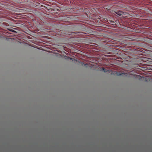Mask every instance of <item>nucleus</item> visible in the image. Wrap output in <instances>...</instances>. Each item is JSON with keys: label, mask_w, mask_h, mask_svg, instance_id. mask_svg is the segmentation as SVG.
<instances>
[{"label": "nucleus", "mask_w": 152, "mask_h": 152, "mask_svg": "<svg viewBox=\"0 0 152 152\" xmlns=\"http://www.w3.org/2000/svg\"><path fill=\"white\" fill-rule=\"evenodd\" d=\"M1 36L0 35V38H1Z\"/></svg>", "instance_id": "6e6552de"}, {"label": "nucleus", "mask_w": 152, "mask_h": 152, "mask_svg": "<svg viewBox=\"0 0 152 152\" xmlns=\"http://www.w3.org/2000/svg\"><path fill=\"white\" fill-rule=\"evenodd\" d=\"M138 76H139L140 77H141L140 76V75H138Z\"/></svg>", "instance_id": "0eeeda50"}, {"label": "nucleus", "mask_w": 152, "mask_h": 152, "mask_svg": "<svg viewBox=\"0 0 152 152\" xmlns=\"http://www.w3.org/2000/svg\"><path fill=\"white\" fill-rule=\"evenodd\" d=\"M110 22L111 24H112V25H114L115 24V22L113 21H110Z\"/></svg>", "instance_id": "20e7f679"}, {"label": "nucleus", "mask_w": 152, "mask_h": 152, "mask_svg": "<svg viewBox=\"0 0 152 152\" xmlns=\"http://www.w3.org/2000/svg\"><path fill=\"white\" fill-rule=\"evenodd\" d=\"M115 13L116 14L120 16L124 17L123 15H124V13L121 11H120L115 12Z\"/></svg>", "instance_id": "f257e3e1"}, {"label": "nucleus", "mask_w": 152, "mask_h": 152, "mask_svg": "<svg viewBox=\"0 0 152 152\" xmlns=\"http://www.w3.org/2000/svg\"><path fill=\"white\" fill-rule=\"evenodd\" d=\"M87 65H88V64H84V65L85 66Z\"/></svg>", "instance_id": "423d86ee"}, {"label": "nucleus", "mask_w": 152, "mask_h": 152, "mask_svg": "<svg viewBox=\"0 0 152 152\" xmlns=\"http://www.w3.org/2000/svg\"><path fill=\"white\" fill-rule=\"evenodd\" d=\"M115 72V74L117 76H120L121 75V74L119 72Z\"/></svg>", "instance_id": "7ed1b4c3"}, {"label": "nucleus", "mask_w": 152, "mask_h": 152, "mask_svg": "<svg viewBox=\"0 0 152 152\" xmlns=\"http://www.w3.org/2000/svg\"><path fill=\"white\" fill-rule=\"evenodd\" d=\"M102 70L104 72H107L108 71V70L104 68H102Z\"/></svg>", "instance_id": "f03ea898"}, {"label": "nucleus", "mask_w": 152, "mask_h": 152, "mask_svg": "<svg viewBox=\"0 0 152 152\" xmlns=\"http://www.w3.org/2000/svg\"><path fill=\"white\" fill-rule=\"evenodd\" d=\"M10 31H12V32H15V33H16V31L14 30H13L12 29H11L10 28Z\"/></svg>", "instance_id": "39448f33"}]
</instances>
